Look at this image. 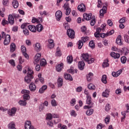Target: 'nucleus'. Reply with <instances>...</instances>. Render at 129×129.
I'll return each mask as SVG.
<instances>
[{"instance_id":"f257e3e1","label":"nucleus","mask_w":129,"mask_h":129,"mask_svg":"<svg viewBox=\"0 0 129 129\" xmlns=\"http://www.w3.org/2000/svg\"><path fill=\"white\" fill-rule=\"evenodd\" d=\"M33 74H34V71H33V70H31L30 68H28L27 76L24 78V81L26 83L29 84V83H31V81H32V80L33 78H34Z\"/></svg>"},{"instance_id":"f03ea898","label":"nucleus","mask_w":129,"mask_h":129,"mask_svg":"<svg viewBox=\"0 0 129 129\" xmlns=\"http://www.w3.org/2000/svg\"><path fill=\"white\" fill-rule=\"evenodd\" d=\"M20 16L18 14H12L8 16V23L10 25H14L15 24V19H19Z\"/></svg>"},{"instance_id":"7ed1b4c3","label":"nucleus","mask_w":129,"mask_h":129,"mask_svg":"<svg viewBox=\"0 0 129 129\" xmlns=\"http://www.w3.org/2000/svg\"><path fill=\"white\" fill-rule=\"evenodd\" d=\"M82 57L86 62H87L88 64H91L94 62V58H90V56H89V54H88V53L83 54L82 55Z\"/></svg>"},{"instance_id":"20e7f679","label":"nucleus","mask_w":129,"mask_h":129,"mask_svg":"<svg viewBox=\"0 0 129 129\" xmlns=\"http://www.w3.org/2000/svg\"><path fill=\"white\" fill-rule=\"evenodd\" d=\"M86 103L87 104H89V105L84 106V109H89V108H92V106L93 105V102H92V101L91 100V97L90 96H87Z\"/></svg>"},{"instance_id":"39448f33","label":"nucleus","mask_w":129,"mask_h":129,"mask_svg":"<svg viewBox=\"0 0 129 129\" xmlns=\"http://www.w3.org/2000/svg\"><path fill=\"white\" fill-rule=\"evenodd\" d=\"M21 93L24 94L23 95V99L25 101L27 100H30V91L26 89H23L21 91Z\"/></svg>"},{"instance_id":"423d86ee","label":"nucleus","mask_w":129,"mask_h":129,"mask_svg":"<svg viewBox=\"0 0 129 129\" xmlns=\"http://www.w3.org/2000/svg\"><path fill=\"white\" fill-rule=\"evenodd\" d=\"M67 34L71 39H74L75 38V32L72 29H68Z\"/></svg>"},{"instance_id":"0eeeda50","label":"nucleus","mask_w":129,"mask_h":129,"mask_svg":"<svg viewBox=\"0 0 129 129\" xmlns=\"http://www.w3.org/2000/svg\"><path fill=\"white\" fill-rule=\"evenodd\" d=\"M106 10H107V8L106 7V6H104L100 10V18L101 19L103 18L104 16V14H106Z\"/></svg>"},{"instance_id":"6e6552de","label":"nucleus","mask_w":129,"mask_h":129,"mask_svg":"<svg viewBox=\"0 0 129 129\" xmlns=\"http://www.w3.org/2000/svg\"><path fill=\"white\" fill-rule=\"evenodd\" d=\"M5 38V39L4 41V44L6 46H7L9 45V44H10V42H11V35L7 34Z\"/></svg>"},{"instance_id":"1a4fd4ad","label":"nucleus","mask_w":129,"mask_h":129,"mask_svg":"<svg viewBox=\"0 0 129 129\" xmlns=\"http://www.w3.org/2000/svg\"><path fill=\"white\" fill-rule=\"evenodd\" d=\"M16 112H17V108L15 107H13L11 109V110H9L8 111V114L10 116H14V115L16 114Z\"/></svg>"},{"instance_id":"9d476101","label":"nucleus","mask_w":129,"mask_h":129,"mask_svg":"<svg viewBox=\"0 0 129 129\" xmlns=\"http://www.w3.org/2000/svg\"><path fill=\"white\" fill-rule=\"evenodd\" d=\"M25 129H34V126H32V123L30 121H26L25 124Z\"/></svg>"},{"instance_id":"9b49d317","label":"nucleus","mask_w":129,"mask_h":129,"mask_svg":"<svg viewBox=\"0 0 129 129\" xmlns=\"http://www.w3.org/2000/svg\"><path fill=\"white\" fill-rule=\"evenodd\" d=\"M41 53H37L36 55H35L34 57V64H37V63H39V61L41 60Z\"/></svg>"},{"instance_id":"f8f14e48","label":"nucleus","mask_w":129,"mask_h":129,"mask_svg":"<svg viewBox=\"0 0 129 129\" xmlns=\"http://www.w3.org/2000/svg\"><path fill=\"white\" fill-rule=\"evenodd\" d=\"M78 10L81 12H85L86 11V7L84 4H81L78 6Z\"/></svg>"},{"instance_id":"ddd939ff","label":"nucleus","mask_w":129,"mask_h":129,"mask_svg":"<svg viewBox=\"0 0 129 129\" xmlns=\"http://www.w3.org/2000/svg\"><path fill=\"white\" fill-rule=\"evenodd\" d=\"M55 18L57 21H60L62 18V12L59 10L55 13Z\"/></svg>"},{"instance_id":"4468645a","label":"nucleus","mask_w":129,"mask_h":129,"mask_svg":"<svg viewBox=\"0 0 129 129\" xmlns=\"http://www.w3.org/2000/svg\"><path fill=\"white\" fill-rule=\"evenodd\" d=\"M29 87L30 91H32V92H34V91H35L36 88H37L36 85H35L34 83H31L29 86Z\"/></svg>"},{"instance_id":"2eb2a0df","label":"nucleus","mask_w":129,"mask_h":129,"mask_svg":"<svg viewBox=\"0 0 129 129\" xmlns=\"http://www.w3.org/2000/svg\"><path fill=\"white\" fill-rule=\"evenodd\" d=\"M91 17H92V14L91 13H89L88 14L84 13L83 14L84 19H85V20H86V21H89L90 20H91Z\"/></svg>"},{"instance_id":"dca6fc26","label":"nucleus","mask_w":129,"mask_h":129,"mask_svg":"<svg viewBox=\"0 0 129 129\" xmlns=\"http://www.w3.org/2000/svg\"><path fill=\"white\" fill-rule=\"evenodd\" d=\"M85 66V62L84 61H80L78 63V68L80 70H83Z\"/></svg>"},{"instance_id":"f3484780","label":"nucleus","mask_w":129,"mask_h":129,"mask_svg":"<svg viewBox=\"0 0 129 129\" xmlns=\"http://www.w3.org/2000/svg\"><path fill=\"white\" fill-rule=\"evenodd\" d=\"M109 92H110V90L108 89H106L105 91L102 93V96L107 98L109 96Z\"/></svg>"},{"instance_id":"a211bd4d","label":"nucleus","mask_w":129,"mask_h":129,"mask_svg":"<svg viewBox=\"0 0 129 129\" xmlns=\"http://www.w3.org/2000/svg\"><path fill=\"white\" fill-rule=\"evenodd\" d=\"M110 56H112L114 59H118L120 57V54L118 53H115L114 52H112L110 53Z\"/></svg>"},{"instance_id":"6ab92c4d","label":"nucleus","mask_w":129,"mask_h":129,"mask_svg":"<svg viewBox=\"0 0 129 129\" xmlns=\"http://www.w3.org/2000/svg\"><path fill=\"white\" fill-rule=\"evenodd\" d=\"M34 49L37 52H40V51H41L42 49L41 44H40V43H37L36 44H35Z\"/></svg>"},{"instance_id":"aec40b11","label":"nucleus","mask_w":129,"mask_h":129,"mask_svg":"<svg viewBox=\"0 0 129 129\" xmlns=\"http://www.w3.org/2000/svg\"><path fill=\"white\" fill-rule=\"evenodd\" d=\"M28 28L29 30L33 33H36V32H37V29L36 28V26L34 25H29L28 26Z\"/></svg>"},{"instance_id":"412c9836","label":"nucleus","mask_w":129,"mask_h":129,"mask_svg":"<svg viewBox=\"0 0 129 129\" xmlns=\"http://www.w3.org/2000/svg\"><path fill=\"white\" fill-rule=\"evenodd\" d=\"M122 72V71H121V70H119L117 72H113L112 73V75L113 77H117L119 76V75H120V74H121Z\"/></svg>"},{"instance_id":"4be33fe9","label":"nucleus","mask_w":129,"mask_h":129,"mask_svg":"<svg viewBox=\"0 0 129 129\" xmlns=\"http://www.w3.org/2000/svg\"><path fill=\"white\" fill-rule=\"evenodd\" d=\"M63 69V63H61L56 66V70L57 72H61Z\"/></svg>"},{"instance_id":"5701e85b","label":"nucleus","mask_w":129,"mask_h":129,"mask_svg":"<svg viewBox=\"0 0 129 129\" xmlns=\"http://www.w3.org/2000/svg\"><path fill=\"white\" fill-rule=\"evenodd\" d=\"M48 47L50 49H52V48H54V46L55 45L54 44V41H53L52 39H49L48 40Z\"/></svg>"},{"instance_id":"b1692460","label":"nucleus","mask_w":129,"mask_h":129,"mask_svg":"<svg viewBox=\"0 0 129 129\" xmlns=\"http://www.w3.org/2000/svg\"><path fill=\"white\" fill-rule=\"evenodd\" d=\"M64 78H65L66 80H69L70 81H72L73 80L72 77L69 74H64Z\"/></svg>"},{"instance_id":"393cba45","label":"nucleus","mask_w":129,"mask_h":129,"mask_svg":"<svg viewBox=\"0 0 129 129\" xmlns=\"http://www.w3.org/2000/svg\"><path fill=\"white\" fill-rule=\"evenodd\" d=\"M48 88L47 85H45L42 86V87L39 89V92L40 94H42L43 92H45V90H46Z\"/></svg>"},{"instance_id":"a878e982","label":"nucleus","mask_w":129,"mask_h":129,"mask_svg":"<svg viewBox=\"0 0 129 129\" xmlns=\"http://www.w3.org/2000/svg\"><path fill=\"white\" fill-rule=\"evenodd\" d=\"M36 30H37V32H42L43 31V29H44V27H43V25L41 24H38L37 25H36Z\"/></svg>"},{"instance_id":"bb28decb","label":"nucleus","mask_w":129,"mask_h":129,"mask_svg":"<svg viewBox=\"0 0 129 129\" xmlns=\"http://www.w3.org/2000/svg\"><path fill=\"white\" fill-rule=\"evenodd\" d=\"M16 51V44L15 43H12L10 45V52L14 53Z\"/></svg>"},{"instance_id":"cd10ccee","label":"nucleus","mask_w":129,"mask_h":129,"mask_svg":"<svg viewBox=\"0 0 129 129\" xmlns=\"http://www.w3.org/2000/svg\"><path fill=\"white\" fill-rule=\"evenodd\" d=\"M57 85L58 87H62L63 85V79L59 77L57 80Z\"/></svg>"},{"instance_id":"c85d7f7f","label":"nucleus","mask_w":129,"mask_h":129,"mask_svg":"<svg viewBox=\"0 0 129 129\" xmlns=\"http://www.w3.org/2000/svg\"><path fill=\"white\" fill-rule=\"evenodd\" d=\"M116 43L117 45H121V35H118L116 40Z\"/></svg>"},{"instance_id":"c756f323","label":"nucleus","mask_w":129,"mask_h":129,"mask_svg":"<svg viewBox=\"0 0 129 129\" xmlns=\"http://www.w3.org/2000/svg\"><path fill=\"white\" fill-rule=\"evenodd\" d=\"M92 76H93V74L92 73H89L88 75H87V80L88 81V82H90L91 81Z\"/></svg>"},{"instance_id":"7c9ffc66","label":"nucleus","mask_w":129,"mask_h":129,"mask_svg":"<svg viewBox=\"0 0 129 129\" xmlns=\"http://www.w3.org/2000/svg\"><path fill=\"white\" fill-rule=\"evenodd\" d=\"M13 7L14 8V9H17L19 7V2L17 0H14L13 1L12 3Z\"/></svg>"},{"instance_id":"2f4dec72","label":"nucleus","mask_w":129,"mask_h":129,"mask_svg":"<svg viewBox=\"0 0 129 129\" xmlns=\"http://www.w3.org/2000/svg\"><path fill=\"white\" fill-rule=\"evenodd\" d=\"M8 127L10 129H16V124L14 122H11L8 124Z\"/></svg>"},{"instance_id":"473e14b6","label":"nucleus","mask_w":129,"mask_h":129,"mask_svg":"<svg viewBox=\"0 0 129 129\" xmlns=\"http://www.w3.org/2000/svg\"><path fill=\"white\" fill-rule=\"evenodd\" d=\"M40 66H45L47 65V61H46V59L42 58L40 60Z\"/></svg>"},{"instance_id":"72a5a7b5","label":"nucleus","mask_w":129,"mask_h":129,"mask_svg":"<svg viewBox=\"0 0 129 129\" xmlns=\"http://www.w3.org/2000/svg\"><path fill=\"white\" fill-rule=\"evenodd\" d=\"M107 78V77H106V75H104L102 77L101 81L103 82V83H104V84H106L107 83V82L106 81V79Z\"/></svg>"},{"instance_id":"f704fd0d","label":"nucleus","mask_w":129,"mask_h":129,"mask_svg":"<svg viewBox=\"0 0 129 129\" xmlns=\"http://www.w3.org/2000/svg\"><path fill=\"white\" fill-rule=\"evenodd\" d=\"M19 104L20 105H21V106H25V105H27V102L25 100H20L19 102Z\"/></svg>"},{"instance_id":"c9c22d12","label":"nucleus","mask_w":129,"mask_h":129,"mask_svg":"<svg viewBox=\"0 0 129 129\" xmlns=\"http://www.w3.org/2000/svg\"><path fill=\"white\" fill-rule=\"evenodd\" d=\"M93 109H89L86 112V114L88 116L91 115L93 113Z\"/></svg>"},{"instance_id":"e433bc0d","label":"nucleus","mask_w":129,"mask_h":129,"mask_svg":"<svg viewBox=\"0 0 129 129\" xmlns=\"http://www.w3.org/2000/svg\"><path fill=\"white\" fill-rule=\"evenodd\" d=\"M67 62L69 64H71L73 62V57L72 56H69L67 57Z\"/></svg>"},{"instance_id":"4c0bfd02","label":"nucleus","mask_w":129,"mask_h":129,"mask_svg":"<svg viewBox=\"0 0 129 129\" xmlns=\"http://www.w3.org/2000/svg\"><path fill=\"white\" fill-rule=\"evenodd\" d=\"M88 88L91 90H94V89H95V86H94L93 84H89L88 85Z\"/></svg>"},{"instance_id":"58836bf2","label":"nucleus","mask_w":129,"mask_h":129,"mask_svg":"<svg viewBox=\"0 0 129 129\" xmlns=\"http://www.w3.org/2000/svg\"><path fill=\"white\" fill-rule=\"evenodd\" d=\"M89 40V37L88 36L84 37L81 38V41L83 42V43H86V42H87Z\"/></svg>"},{"instance_id":"ea45409f","label":"nucleus","mask_w":129,"mask_h":129,"mask_svg":"<svg viewBox=\"0 0 129 129\" xmlns=\"http://www.w3.org/2000/svg\"><path fill=\"white\" fill-rule=\"evenodd\" d=\"M95 19L94 18V16H92L91 17V21L90 22L91 26H94L95 25Z\"/></svg>"},{"instance_id":"a19ab883","label":"nucleus","mask_w":129,"mask_h":129,"mask_svg":"<svg viewBox=\"0 0 129 129\" xmlns=\"http://www.w3.org/2000/svg\"><path fill=\"white\" fill-rule=\"evenodd\" d=\"M79 49H81L82 48V46H83V41L81 40H80L78 43Z\"/></svg>"},{"instance_id":"79ce46f5","label":"nucleus","mask_w":129,"mask_h":129,"mask_svg":"<svg viewBox=\"0 0 129 129\" xmlns=\"http://www.w3.org/2000/svg\"><path fill=\"white\" fill-rule=\"evenodd\" d=\"M71 115L75 117L77 116V113H76V112L74 110H71Z\"/></svg>"},{"instance_id":"37998d69","label":"nucleus","mask_w":129,"mask_h":129,"mask_svg":"<svg viewBox=\"0 0 129 129\" xmlns=\"http://www.w3.org/2000/svg\"><path fill=\"white\" fill-rule=\"evenodd\" d=\"M102 66L103 68H105V67H108V66H109V64L108 63V60H107L106 61L103 62Z\"/></svg>"},{"instance_id":"c03bdc74","label":"nucleus","mask_w":129,"mask_h":129,"mask_svg":"<svg viewBox=\"0 0 129 129\" xmlns=\"http://www.w3.org/2000/svg\"><path fill=\"white\" fill-rule=\"evenodd\" d=\"M2 25L3 26H6V25H9V21L6 20V19H4L2 22Z\"/></svg>"},{"instance_id":"a18cd8bd","label":"nucleus","mask_w":129,"mask_h":129,"mask_svg":"<svg viewBox=\"0 0 129 129\" xmlns=\"http://www.w3.org/2000/svg\"><path fill=\"white\" fill-rule=\"evenodd\" d=\"M120 60L122 64H125V63L126 62V57L125 56H122Z\"/></svg>"},{"instance_id":"49530a36","label":"nucleus","mask_w":129,"mask_h":129,"mask_svg":"<svg viewBox=\"0 0 129 129\" xmlns=\"http://www.w3.org/2000/svg\"><path fill=\"white\" fill-rule=\"evenodd\" d=\"M9 63L12 65V66H13V67H15L16 66V63L15 62V60L14 59H11L9 61Z\"/></svg>"},{"instance_id":"de8ad7c7","label":"nucleus","mask_w":129,"mask_h":129,"mask_svg":"<svg viewBox=\"0 0 129 129\" xmlns=\"http://www.w3.org/2000/svg\"><path fill=\"white\" fill-rule=\"evenodd\" d=\"M70 103L72 106H74V105H75V103H76V100L75 98L72 99L71 100Z\"/></svg>"},{"instance_id":"09e8293b","label":"nucleus","mask_w":129,"mask_h":129,"mask_svg":"<svg viewBox=\"0 0 129 129\" xmlns=\"http://www.w3.org/2000/svg\"><path fill=\"white\" fill-rule=\"evenodd\" d=\"M89 47H90L91 48H92L93 49V48H94L95 45H94V43L93 42V40H91L90 41L89 43Z\"/></svg>"},{"instance_id":"8fccbe9b","label":"nucleus","mask_w":129,"mask_h":129,"mask_svg":"<svg viewBox=\"0 0 129 129\" xmlns=\"http://www.w3.org/2000/svg\"><path fill=\"white\" fill-rule=\"evenodd\" d=\"M114 33V30H112L109 32H107L106 34V36L107 37H108V36H110L111 35H112V34Z\"/></svg>"},{"instance_id":"3c124183","label":"nucleus","mask_w":129,"mask_h":129,"mask_svg":"<svg viewBox=\"0 0 129 129\" xmlns=\"http://www.w3.org/2000/svg\"><path fill=\"white\" fill-rule=\"evenodd\" d=\"M51 104L52 106H57V103H56V100H55V99H52L51 101Z\"/></svg>"},{"instance_id":"603ef678","label":"nucleus","mask_w":129,"mask_h":129,"mask_svg":"<svg viewBox=\"0 0 129 129\" xmlns=\"http://www.w3.org/2000/svg\"><path fill=\"white\" fill-rule=\"evenodd\" d=\"M124 38L125 42H126V43H129V36H128V35H124Z\"/></svg>"},{"instance_id":"864d4df0","label":"nucleus","mask_w":129,"mask_h":129,"mask_svg":"<svg viewBox=\"0 0 129 129\" xmlns=\"http://www.w3.org/2000/svg\"><path fill=\"white\" fill-rule=\"evenodd\" d=\"M53 118V115L51 113H48L47 114L46 119L51 120Z\"/></svg>"},{"instance_id":"5fc2aeb1","label":"nucleus","mask_w":129,"mask_h":129,"mask_svg":"<svg viewBox=\"0 0 129 129\" xmlns=\"http://www.w3.org/2000/svg\"><path fill=\"white\" fill-rule=\"evenodd\" d=\"M97 8H102V2L101 0L98 1V5L97 6Z\"/></svg>"},{"instance_id":"6e6d98bb","label":"nucleus","mask_w":129,"mask_h":129,"mask_svg":"<svg viewBox=\"0 0 129 129\" xmlns=\"http://www.w3.org/2000/svg\"><path fill=\"white\" fill-rule=\"evenodd\" d=\"M123 53H124L125 55H127V54H128L129 53V49H127L125 47H124V48L123 49Z\"/></svg>"},{"instance_id":"4d7b16f0","label":"nucleus","mask_w":129,"mask_h":129,"mask_svg":"<svg viewBox=\"0 0 129 129\" xmlns=\"http://www.w3.org/2000/svg\"><path fill=\"white\" fill-rule=\"evenodd\" d=\"M23 33L25 36H29V30L27 29H24L23 30Z\"/></svg>"},{"instance_id":"13d9d810","label":"nucleus","mask_w":129,"mask_h":129,"mask_svg":"<svg viewBox=\"0 0 129 129\" xmlns=\"http://www.w3.org/2000/svg\"><path fill=\"white\" fill-rule=\"evenodd\" d=\"M21 51L22 53H26L27 52V49L26 48V47H25V46H21Z\"/></svg>"},{"instance_id":"bf43d9fd","label":"nucleus","mask_w":129,"mask_h":129,"mask_svg":"<svg viewBox=\"0 0 129 129\" xmlns=\"http://www.w3.org/2000/svg\"><path fill=\"white\" fill-rule=\"evenodd\" d=\"M107 24L109 25L110 27H112V25H113V23L110 19H108L107 22Z\"/></svg>"},{"instance_id":"052dcab7","label":"nucleus","mask_w":129,"mask_h":129,"mask_svg":"<svg viewBox=\"0 0 129 129\" xmlns=\"http://www.w3.org/2000/svg\"><path fill=\"white\" fill-rule=\"evenodd\" d=\"M66 15L67 16H69L70 15V13H71V9L70 8L66 9Z\"/></svg>"},{"instance_id":"680f3d73","label":"nucleus","mask_w":129,"mask_h":129,"mask_svg":"<svg viewBox=\"0 0 129 129\" xmlns=\"http://www.w3.org/2000/svg\"><path fill=\"white\" fill-rule=\"evenodd\" d=\"M124 22H125V17H123L122 18H121L119 21V23L120 24H123V23H124Z\"/></svg>"},{"instance_id":"e2e57ef3","label":"nucleus","mask_w":129,"mask_h":129,"mask_svg":"<svg viewBox=\"0 0 129 129\" xmlns=\"http://www.w3.org/2000/svg\"><path fill=\"white\" fill-rule=\"evenodd\" d=\"M19 64H23V63H24V61H25V60L24 59V58H23L22 57V56H20V57H19Z\"/></svg>"},{"instance_id":"0e129e2a","label":"nucleus","mask_w":129,"mask_h":129,"mask_svg":"<svg viewBox=\"0 0 129 129\" xmlns=\"http://www.w3.org/2000/svg\"><path fill=\"white\" fill-rule=\"evenodd\" d=\"M45 106L43 105V104H41L39 106V111H42L44 110Z\"/></svg>"},{"instance_id":"69168bd1","label":"nucleus","mask_w":129,"mask_h":129,"mask_svg":"<svg viewBox=\"0 0 129 129\" xmlns=\"http://www.w3.org/2000/svg\"><path fill=\"white\" fill-rule=\"evenodd\" d=\"M63 8L64 10H67V9H69V4H68V3H65L63 5Z\"/></svg>"},{"instance_id":"338daca9","label":"nucleus","mask_w":129,"mask_h":129,"mask_svg":"<svg viewBox=\"0 0 129 129\" xmlns=\"http://www.w3.org/2000/svg\"><path fill=\"white\" fill-rule=\"evenodd\" d=\"M109 119L110 118L109 116H107L105 118V122L106 124H108V123H109Z\"/></svg>"},{"instance_id":"774afa93","label":"nucleus","mask_w":129,"mask_h":129,"mask_svg":"<svg viewBox=\"0 0 129 129\" xmlns=\"http://www.w3.org/2000/svg\"><path fill=\"white\" fill-rule=\"evenodd\" d=\"M110 109V106H109V104H107L105 107L106 111H108Z\"/></svg>"}]
</instances>
